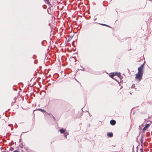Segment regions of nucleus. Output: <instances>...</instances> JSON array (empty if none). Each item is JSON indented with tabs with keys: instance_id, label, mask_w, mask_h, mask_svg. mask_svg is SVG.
<instances>
[{
	"instance_id": "nucleus-8",
	"label": "nucleus",
	"mask_w": 152,
	"mask_h": 152,
	"mask_svg": "<svg viewBox=\"0 0 152 152\" xmlns=\"http://www.w3.org/2000/svg\"><path fill=\"white\" fill-rule=\"evenodd\" d=\"M116 73H111V75H110V77H111L113 78V76H115L116 75Z\"/></svg>"
},
{
	"instance_id": "nucleus-5",
	"label": "nucleus",
	"mask_w": 152,
	"mask_h": 152,
	"mask_svg": "<svg viewBox=\"0 0 152 152\" xmlns=\"http://www.w3.org/2000/svg\"><path fill=\"white\" fill-rule=\"evenodd\" d=\"M116 123V122L114 120H111L110 121V124L112 125H114Z\"/></svg>"
},
{
	"instance_id": "nucleus-7",
	"label": "nucleus",
	"mask_w": 152,
	"mask_h": 152,
	"mask_svg": "<svg viewBox=\"0 0 152 152\" xmlns=\"http://www.w3.org/2000/svg\"><path fill=\"white\" fill-rule=\"evenodd\" d=\"M60 132L61 133L63 134L65 132V130L64 129H62L60 130Z\"/></svg>"
},
{
	"instance_id": "nucleus-9",
	"label": "nucleus",
	"mask_w": 152,
	"mask_h": 152,
	"mask_svg": "<svg viewBox=\"0 0 152 152\" xmlns=\"http://www.w3.org/2000/svg\"><path fill=\"white\" fill-rule=\"evenodd\" d=\"M38 110L42 112H45V113L46 112L44 110H43V109H38Z\"/></svg>"
},
{
	"instance_id": "nucleus-1",
	"label": "nucleus",
	"mask_w": 152,
	"mask_h": 152,
	"mask_svg": "<svg viewBox=\"0 0 152 152\" xmlns=\"http://www.w3.org/2000/svg\"><path fill=\"white\" fill-rule=\"evenodd\" d=\"M142 73L137 72V73L136 75L135 78L137 80L138 82L140 81L142 79Z\"/></svg>"
},
{
	"instance_id": "nucleus-10",
	"label": "nucleus",
	"mask_w": 152,
	"mask_h": 152,
	"mask_svg": "<svg viewBox=\"0 0 152 152\" xmlns=\"http://www.w3.org/2000/svg\"><path fill=\"white\" fill-rule=\"evenodd\" d=\"M116 75H117V76L118 77H120L121 76V73L120 72L117 73H116Z\"/></svg>"
},
{
	"instance_id": "nucleus-11",
	"label": "nucleus",
	"mask_w": 152,
	"mask_h": 152,
	"mask_svg": "<svg viewBox=\"0 0 152 152\" xmlns=\"http://www.w3.org/2000/svg\"><path fill=\"white\" fill-rule=\"evenodd\" d=\"M68 134V132H65L64 133V136L65 137H66V136Z\"/></svg>"
},
{
	"instance_id": "nucleus-3",
	"label": "nucleus",
	"mask_w": 152,
	"mask_h": 152,
	"mask_svg": "<svg viewBox=\"0 0 152 152\" xmlns=\"http://www.w3.org/2000/svg\"><path fill=\"white\" fill-rule=\"evenodd\" d=\"M44 1L46 4H48L49 6L51 7V4H50V2H49V0H44Z\"/></svg>"
},
{
	"instance_id": "nucleus-2",
	"label": "nucleus",
	"mask_w": 152,
	"mask_h": 152,
	"mask_svg": "<svg viewBox=\"0 0 152 152\" xmlns=\"http://www.w3.org/2000/svg\"><path fill=\"white\" fill-rule=\"evenodd\" d=\"M143 65H141L140 66H139L138 68V72L139 73H140L143 74Z\"/></svg>"
},
{
	"instance_id": "nucleus-13",
	"label": "nucleus",
	"mask_w": 152,
	"mask_h": 152,
	"mask_svg": "<svg viewBox=\"0 0 152 152\" xmlns=\"http://www.w3.org/2000/svg\"><path fill=\"white\" fill-rule=\"evenodd\" d=\"M13 152H20V151H19L18 150H16L14 151Z\"/></svg>"
},
{
	"instance_id": "nucleus-4",
	"label": "nucleus",
	"mask_w": 152,
	"mask_h": 152,
	"mask_svg": "<svg viewBox=\"0 0 152 152\" xmlns=\"http://www.w3.org/2000/svg\"><path fill=\"white\" fill-rule=\"evenodd\" d=\"M149 126V124H147L143 128V130L144 131L145 130H146L147 129Z\"/></svg>"
},
{
	"instance_id": "nucleus-14",
	"label": "nucleus",
	"mask_w": 152,
	"mask_h": 152,
	"mask_svg": "<svg viewBox=\"0 0 152 152\" xmlns=\"http://www.w3.org/2000/svg\"><path fill=\"white\" fill-rule=\"evenodd\" d=\"M14 148H10V150H11V151H12L13 150Z\"/></svg>"
},
{
	"instance_id": "nucleus-15",
	"label": "nucleus",
	"mask_w": 152,
	"mask_h": 152,
	"mask_svg": "<svg viewBox=\"0 0 152 152\" xmlns=\"http://www.w3.org/2000/svg\"><path fill=\"white\" fill-rule=\"evenodd\" d=\"M141 150H142V152H144L143 151L142 149H141Z\"/></svg>"
},
{
	"instance_id": "nucleus-12",
	"label": "nucleus",
	"mask_w": 152,
	"mask_h": 152,
	"mask_svg": "<svg viewBox=\"0 0 152 152\" xmlns=\"http://www.w3.org/2000/svg\"><path fill=\"white\" fill-rule=\"evenodd\" d=\"M100 24L102 25V26H107L109 27V26H108V25H107L106 24Z\"/></svg>"
},
{
	"instance_id": "nucleus-6",
	"label": "nucleus",
	"mask_w": 152,
	"mask_h": 152,
	"mask_svg": "<svg viewBox=\"0 0 152 152\" xmlns=\"http://www.w3.org/2000/svg\"><path fill=\"white\" fill-rule=\"evenodd\" d=\"M113 134L111 132H110L107 134V135L108 137H112L113 136Z\"/></svg>"
}]
</instances>
